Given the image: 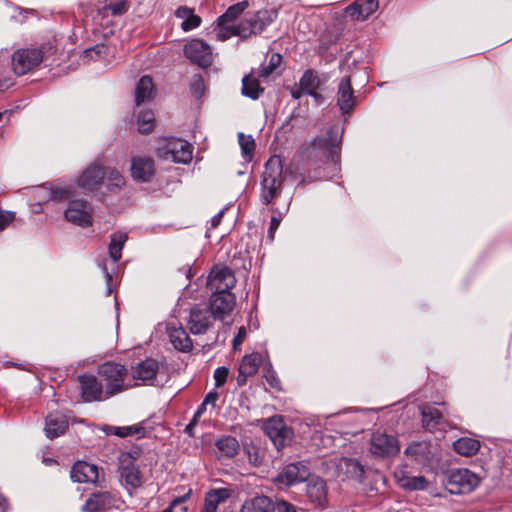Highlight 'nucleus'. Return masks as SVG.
<instances>
[{"label": "nucleus", "mask_w": 512, "mask_h": 512, "mask_svg": "<svg viewBox=\"0 0 512 512\" xmlns=\"http://www.w3.org/2000/svg\"><path fill=\"white\" fill-rule=\"evenodd\" d=\"M340 145L341 136L334 129H329L326 135L317 136L310 141L303 142L298 149V157L303 168L308 171L314 169L316 175L308 180L302 178L298 185H305L312 180L322 178L319 170L323 165L330 163L336 165L340 158Z\"/></svg>", "instance_id": "f257e3e1"}, {"label": "nucleus", "mask_w": 512, "mask_h": 512, "mask_svg": "<svg viewBox=\"0 0 512 512\" xmlns=\"http://www.w3.org/2000/svg\"><path fill=\"white\" fill-rule=\"evenodd\" d=\"M102 183L106 184L109 192L118 193L125 185V179L115 168L104 167L96 162L90 164L78 178V185L91 191Z\"/></svg>", "instance_id": "f03ea898"}, {"label": "nucleus", "mask_w": 512, "mask_h": 512, "mask_svg": "<svg viewBox=\"0 0 512 512\" xmlns=\"http://www.w3.org/2000/svg\"><path fill=\"white\" fill-rule=\"evenodd\" d=\"M284 180L282 160L274 155L266 162L261 175L259 199L263 205H272L280 197Z\"/></svg>", "instance_id": "7ed1b4c3"}, {"label": "nucleus", "mask_w": 512, "mask_h": 512, "mask_svg": "<svg viewBox=\"0 0 512 512\" xmlns=\"http://www.w3.org/2000/svg\"><path fill=\"white\" fill-rule=\"evenodd\" d=\"M443 483L449 493L461 495L474 491L480 485L481 478L467 468H454L444 474Z\"/></svg>", "instance_id": "20e7f679"}, {"label": "nucleus", "mask_w": 512, "mask_h": 512, "mask_svg": "<svg viewBox=\"0 0 512 512\" xmlns=\"http://www.w3.org/2000/svg\"><path fill=\"white\" fill-rule=\"evenodd\" d=\"M98 375L104 382L105 398H110L129 388L124 381L128 376V370L120 363L108 361L98 367Z\"/></svg>", "instance_id": "39448f33"}, {"label": "nucleus", "mask_w": 512, "mask_h": 512, "mask_svg": "<svg viewBox=\"0 0 512 512\" xmlns=\"http://www.w3.org/2000/svg\"><path fill=\"white\" fill-rule=\"evenodd\" d=\"M277 16L278 11L274 8L261 9L233 27L232 34L240 36L243 39L249 38L252 35L261 34L267 26L276 20Z\"/></svg>", "instance_id": "423d86ee"}, {"label": "nucleus", "mask_w": 512, "mask_h": 512, "mask_svg": "<svg viewBox=\"0 0 512 512\" xmlns=\"http://www.w3.org/2000/svg\"><path fill=\"white\" fill-rule=\"evenodd\" d=\"M52 49L43 45L40 48L18 49L12 56V67L17 75H25L43 61L44 54Z\"/></svg>", "instance_id": "0eeeda50"}, {"label": "nucleus", "mask_w": 512, "mask_h": 512, "mask_svg": "<svg viewBox=\"0 0 512 512\" xmlns=\"http://www.w3.org/2000/svg\"><path fill=\"white\" fill-rule=\"evenodd\" d=\"M193 146L182 139L172 138L158 147L156 154L159 158L175 163L187 164L192 160Z\"/></svg>", "instance_id": "6e6552de"}, {"label": "nucleus", "mask_w": 512, "mask_h": 512, "mask_svg": "<svg viewBox=\"0 0 512 512\" xmlns=\"http://www.w3.org/2000/svg\"><path fill=\"white\" fill-rule=\"evenodd\" d=\"M310 477V468L305 461L289 463L274 478L279 489L287 488L307 481Z\"/></svg>", "instance_id": "1a4fd4ad"}, {"label": "nucleus", "mask_w": 512, "mask_h": 512, "mask_svg": "<svg viewBox=\"0 0 512 512\" xmlns=\"http://www.w3.org/2000/svg\"><path fill=\"white\" fill-rule=\"evenodd\" d=\"M399 451L400 443L396 436L379 430L372 433L370 438V452L375 457H394Z\"/></svg>", "instance_id": "9d476101"}, {"label": "nucleus", "mask_w": 512, "mask_h": 512, "mask_svg": "<svg viewBox=\"0 0 512 512\" xmlns=\"http://www.w3.org/2000/svg\"><path fill=\"white\" fill-rule=\"evenodd\" d=\"M93 208L90 203L84 199H75L69 202L64 211L65 219L77 226L87 228L93 223Z\"/></svg>", "instance_id": "9b49d317"}, {"label": "nucleus", "mask_w": 512, "mask_h": 512, "mask_svg": "<svg viewBox=\"0 0 512 512\" xmlns=\"http://www.w3.org/2000/svg\"><path fill=\"white\" fill-rule=\"evenodd\" d=\"M183 52L187 59L199 67L207 68L213 62L212 49L202 39L194 38L187 42L184 45Z\"/></svg>", "instance_id": "f8f14e48"}, {"label": "nucleus", "mask_w": 512, "mask_h": 512, "mask_svg": "<svg viewBox=\"0 0 512 512\" xmlns=\"http://www.w3.org/2000/svg\"><path fill=\"white\" fill-rule=\"evenodd\" d=\"M263 430L278 451L291 441L293 435L292 430L286 426L283 420L276 417L267 419Z\"/></svg>", "instance_id": "ddd939ff"}, {"label": "nucleus", "mask_w": 512, "mask_h": 512, "mask_svg": "<svg viewBox=\"0 0 512 512\" xmlns=\"http://www.w3.org/2000/svg\"><path fill=\"white\" fill-rule=\"evenodd\" d=\"M216 319L208 306L194 305L190 309L187 325L192 334L201 335L208 331Z\"/></svg>", "instance_id": "4468645a"}, {"label": "nucleus", "mask_w": 512, "mask_h": 512, "mask_svg": "<svg viewBox=\"0 0 512 512\" xmlns=\"http://www.w3.org/2000/svg\"><path fill=\"white\" fill-rule=\"evenodd\" d=\"M235 284L236 277L227 266H215L208 276L207 286L212 292H231Z\"/></svg>", "instance_id": "2eb2a0df"}, {"label": "nucleus", "mask_w": 512, "mask_h": 512, "mask_svg": "<svg viewBox=\"0 0 512 512\" xmlns=\"http://www.w3.org/2000/svg\"><path fill=\"white\" fill-rule=\"evenodd\" d=\"M118 498L110 491H96L89 495L81 507V512H107L116 505Z\"/></svg>", "instance_id": "dca6fc26"}, {"label": "nucleus", "mask_w": 512, "mask_h": 512, "mask_svg": "<svg viewBox=\"0 0 512 512\" xmlns=\"http://www.w3.org/2000/svg\"><path fill=\"white\" fill-rule=\"evenodd\" d=\"M81 397L84 402H94L106 400L103 384L96 376L90 374H82L78 376Z\"/></svg>", "instance_id": "f3484780"}, {"label": "nucleus", "mask_w": 512, "mask_h": 512, "mask_svg": "<svg viewBox=\"0 0 512 512\" xmlns=\"http://www.w3.org/2000/svg\"><path fill=\"white\" fill-rule=\"evenodd\" d=\"M236 305V297L232 292H212L209 298V309L214 318L223 320L230 315Z\"/></svg>", "instance_id": "a211bd4d"}, {"label": "nucleus", "mask_w": 512, "mask_h": 512, "mask_svg": "<svg viewBox=\"0 0 512 512\" xmlns=\"http://www.w3.org/2000/svg\"><path fill=\"white\" fill-rule=\"evenodd\" d=\"M130 171L134 180L150 182L156 173L155 162L148 156L132 157Z\"/></svg>", "instance_id": "6ab92c4d"}, {"label": "nucleus", "mask_w": 512, "mask_h": 512, "mask_svg": "<svg viewBox=\"0 0 512 512\" xmlns=\"http://www.w3.org/2000/svg\"><path fill=\"white\" fill-rule=\"evenodd\" d=\"M306 485V494L309 501L317 508L324 509L328 506L326 482L318 477H309Z\"/></svg>", "instance_id": "aec40b11"}, {"label": "nucleus", "mask_w": 512, "mask_h": 512, "mask_svg": "<svg viewBox=\"0 0 512 512\" xmlns=\"http://www.w3.org/2000/svg\"><path fill=\"white\" fill-rule=\"evenodd\" d=\"M337 106L342 114H350L356 106V98L350 76L343 77L338 84Z\"/></svg>", "instance_id": "412c9836"}, {"label": "nucleus", "mask_w": 512, "mask_h": 512, "mask_svg": "<svg viewBox=\"0 0 512 512\" xmlns=\"http://www.w3.org/2000/svg\"><path fill=\"white\" fill-rule=\"evenodd\" d=\"M72 481L77 483L97 484L99 480V467L86 461H77L71 468Z\"/></svg>", "instance_id": "4be33fe9"}, {"label": "nucleus", "mask_w": 512, "mask_h": 512, "mask_svg": "<svg viewBox=\"0 0 512 512\" xmlns=\"http://www.w3.org/2000/svg\"><path fill=\"white\" fill-rule=\"evenodd\" d=\"M262 363V355L259 352H253L245 355L239 365L238 375L236 377L237 385L244 386L249 377L254 376Z\"/></svg>", "instance_id": "5701e85b"}, {"label": "nucleus", "mask_w": 512, "mask_h": 512, "mask_svg": "<svg viewBox=\"0 0 512 512\" xmlns=\"http://www.w3.org/2000/svg\"><path fill=\"white\" fill-rule=\"evenodd\" d=\"M379 7L378 0H355L345 8V14L351 20L364 21Z\"/></svg>", "instance_id": "b1692460"}, {"label": "nucleus", "mask_w": 512, "mask_h": 512, "mask_svg": "<svg viewBox=\"0 0 512 512\" xmlns=\"http://www.w3.org/2000/svg\"><path fill=\"white\" fill-rule=\"evenodd\" d=\"M68 418L61 412H52L45 419V434L49 439L63 435L68 429Z\"/></svg>", "instance_id": "393cba45"}, {"label": "nucleus", "mask_w": 512, "mask_h": 512, "mask_svg": "<svg viewBox=\"0 0 512 512\" xmlns=\"http://www.w3.org/2000/svg\"><path fill=\"white\" fill-rule=\"evenodd\" d=\"M404 453L422 466L429 465L434 458L430 444L425 441L409 444Z\"/></svg>", "instance_id": "a878e982"}, {"label": "nucleus", "mask_w": 512, "mask_h": 512, "mask_svg": "<svg viewBox=\"0 0 512 512\" xmlns=\"http://www.w3.org/2000/svg\"><path fill=\"white\" fill-rule=\"evenodd\" d=\"M158 370V361L152 358H147L132 367L131 374L133 379L141 380L146 384L150 383L156 377Z\"/></svg>", "instance_id": "bb28decb"}, {"label": "nucleus", "mask_w": 512, "mask_h": 512, "mask_svg": "<svg viewBox=\"0 0 512 512\" xmlns=\"http://www.w3.org/2000/svg\"><path fill=\"white\" fill-rule=\"evenodd\" d=\"M170 342L175 349L181 352H190L193 348L192 340L187 334L186 330L182 327L168 326L167 328Z\"/></svg>", "instance_id": "cd10ccee"}, {"label": "nucleus", "mask_w": 512, "mask_h": 512, "mask_svg": "<svg viewBox=\"0 0 512 512\" xmlns=\"http://www.w3.org/2000/svg\"><path fill=\"white\" fill-rule=\"evenodd\" d=\"M274 501L265 495L247 499L241 506L240 512H274Z\"/></svg>", "instance_id": "c85d7f7f"}, {"label": "nucleus", "mask_w": 512, "mask_h": 512, "mask_svg": "<svg viewBox=\"0 0 512 512\" xmlns=\"http://www.w3.org/2000/svg\"><path fill=\"white\" fill-rule=\"evenodd\" d=\"M174 15L176 18L182 19L180 26L184 32L192 31L198 28L202 23L201 17L196 15L194 9L188 6H179L175 10Z\"/></svg>", "instance_id": "c756f323"}, {"label": "nucleus", "mask_w": 512, "mask_h": 512, "mask_svg": "<svg viewBox=\"0 0 512 512\" xmlns=\"http://www.w3.org/2000/svg\"><path fill=\"white\" fill-rule=\"evenodd\" d=\"M339 469L347 478L361 481L364 478L365 470L361 463L354 458H342Z\"/></svg>", "instance_id": "7c9ffc66"}, {"label": "nucleus", "mask_w": 512, "mask_h": 512, "mask_svg": "<svg viewBox=\"0 0 512 512\" xmlns=\"http://www.w3.org/2000/svg\"><path fill=\"white\" fill-rule=\"evenodd\" d=\"M227 489H212L206 493L201 512H217L218 505L229 497Z\"/></svg>", "instance_id": "2f4dec72"}, {"label": "nucleus", "mask_w": 512, "mask_h": 512, "mask_svg": "<svg viewBox=\"0 0 512 512\" xmlns=\"http://www.w3.org/2000/svg\"><path fill=\"white\" fill-rule=\"evenodd\" d=\"M422 424L428 431H433L441 423L442 413L430 405L421 407Z\"/></svg>", "instance_id": "473e14b6"}, {"label": "nucleus", "mask_w": 512, "mask_h": 512, "mask_svg": "<svg viewBox=\"0 0 512 512\" xmlns=\"http://www.w3.org/2000/svg\"><path fill=\"white\" fill-rule=\"evenodd\" d=\"M480 442L477 439L462 437L453 443L454 450L462 456H473L480 449Z\"/></svg>", "instance_id": "72a5a7b5"}, {"label": "nucleus", "mask_w": 512, "mask_h": 512, "mask_svg": "<svg viewBox=\"0 0 512 512\" xmlns=\"http://www.w3.org/2000/svg\"><path fill=\"white\" fill-rule=\"evenodd\" d=\"M215 446L226 458L235 457L240 448L238 440L233 436H222L216 441Z\"/></svg>", "instance_id": "f704fd0d"}, {"label": "nucleus", "mask_w": 512, "mask_h": 512, "mask_svg": "<svg viewBox=\"0 0 512 512\" xmlns=\"http://www.w3.org/2000/svg\"><path fill=\"white\" fill-rule=\"evenodd\" d=\"M153 92V81L148 75L142 76L135 89V102L140 105L146 100H149Z\"/></svg>", "instance_id": "c9c22d12"}, {"label": "nucleus", "mask_w": 512, "mask_h": 512, "mask_svg": "<svg viewBox=\"0 0 512 512\" xmlns=\"http://www.w3.org/2000/svg\"><path fill=\"white\" fill-rule=\"evenodd\" d=\"M298 85L302 89V91L305 92V94L314 96L313 93L320 86V79L314 70L307 69L301 76Z\"/></svg>", "instance_id": "e433bc0d"}, {"label": "nucleus", "mask_w": 512, "mask_h": 512, "mask_svg": "<svg viewBox=\"0 0 512 512\" xmlns=\"http://www.w3.org/2000/svg\"><path fill=\"white\" fill-rule=\"evenodd\" d=\"M264 92L259 80L251 75H246L242 79V94L253 100L258 99Z\"/></svg>", "instance_id": "4c0bfd02"}, {"label": "nucleus", "mask_w": 512, "mask_h": 512, "mask_svg": "<svg viewBox=\"0 0 512 512\" xmlns=\"http://www.w3.org/2000/svg\"><path fill=\"white\" fill-rule=\"evenodd\" d=\"M127 239V234L123 232H115L110 236L109 255L115 263L121 259L122 249Z\"/></svg>", "instance_id": "58836bf2"}, {"label": "nucleus", "mask_w": 512, "mask_h": 512, "mask_svg": "<svg viewBox=\"0 0 512 512\" xmlns=\"http://www.w3.org/2000/svg\"><path fill=\"white\" fill-rule=\"evenodd\" d=\"M248 7L249 2L247 0L231 5L225 13L217 19L218 25L223 26L235 21Z\"/></svg>", "instance_id": "ea45409f"}, {"label": "nucleus", "mask_w": 512, "mask_h": 512, "mask_svg": "<svg viewBox=\"0 0 512 512\" xmlns=\"http://www.w3.org/2000/svg\"><path fill=\"white\" fill-rule=\"evenodd\" d=\"M138 131L142 134H149L155 128V116L151 110H142L137 115Z\"/></svg>", "instance_id": "a19ab883"}, {"label": "nucleus", "mask_w": 512, "mask_h": 512, "mask_svg": "<svg viewBox=\"0 0 512 512\" xmlns=\"http://www.w3.org/2000/svg\"><path fill=\"white\" fill-rule=\"evenodd\" d=\"M120 476L132 488H138L142 484L141 473L134 465L122 467Z\"/></svg>", "instance_id": "79ce46f5"}, {"label": "nucleus", "mask_w": 512, "mask_h": 512, "mask_svg": "<svg viewBox=\"0 0 512 512\" xmlns=\"http://www.w3.org/2000/svg\"><path fill=\"white\" fill-rule=\"evenodd\" d=\"M401 488L407 491L424 490L428 482L424 476H404L399 479Z\"/></svg>", "instance_id": "37998d69"}, {"label": "nucleus", "mask_w": 512, "mask_h": 512, "mask_svg": "<svg viewBox=\"0 0 512 512\" xmlns=\"http://www.w3.org/2000/svg\"><path fill=\"white\" fill-rule=\"evenodd\" d=\"M238 141L241 147L242 155L246 160H251L255 150V140L251 135H245L240 132L238 134Z\"/></svg>", "instance_id": "c03bdc74"}, {"label": "nucleus", "mask_w": 512, "mask_h": 512, "mask_svg": "<svg viewBox=\"0 0 512 512\" xmlns=\"http://www.w3.org/2000/svg\"><path fill=\"white\" fill-rule=\"evenodd\" d=\"M282 56L279 53H272L268 63H263L260 67L258 77L267 78L269 77L276 68L281 64Z\"/></svg>", "instance_id": "a18cd8bd"}, {"label": "nucleus", "mask_w": 512, "mask_h": 512, "mask_svg": "<svg viewBox=\"0 0 512 512\" xmlns=\"http://www.w3.org/2000/svg\"><path fill=\"white\" fill-rule=\"evenodd\" d=\"M113 434L121 438H125L131 435H138L139 437H143L145 435V428L142 425L113 427Z\"/></svg>", "instance_id": "49530a36"}, {"label": "nucleus", "mask_w": 512, "mask_h": 512, "mask_svg": "<svg viewBox=\"0 0 512 512\" xmlns=\"http://www.w3.org/2000/svg\"><path fill=\"white\" fill-rule=\"evenodd\" d=\"M190 91L192 95L197 99L203 96L205 92V83L203 77L200 74H196L192 77L190 83Z\"/></svg>", "instance_id": "de8ad7c7"}, {"label": "nucleus", "mask_w": 512, "mask_h": 512, "mask_svg": "<svg viewBox=\"0 0 512 512\" xmlns=\"http://www.w3.org/2000/svg\"><path fill=\"white\" fill-rule=\"evenodd\" d=\"M108 51V48L106 45L99 43L95 46L85 49L83 51V58H89L91 60H96L98 58H101L102 56L106 55Z\"/></svg>", "instance_id": "09e8293b"}, {"label": "nucleus", "mask_w": 512, "mask_h": 512, "mask_svg": "<svg viewBox=\"0 0 512 512\" xmlns=\"http://www.w3.org/2000/svg\"><path fill=\"white\" fill-rule=\"evenodd\" d=\"M264 377L268 384L275 389H281V381L278 378L276 372L273 370L271 364H268L264 367Z\"/></svg>", "instance_id": "8fccbe9b"}, {"label": "nucleus", "mask_w": 512, "mask_h": 512, "mask_svg": "<svg viewBox=\"0 0 512 512\" xmlns=\"http://www.w3.org/2000/svg\"><path fill=\"white\" fill-rule=\"evenodd\" d=\"M229 375V369L225 366H221V367H218L216 368V370L214 371V379H215V386L216 387H221L225 384V382L227 381V377Z\"/></svg>", "instance_id": "3c124183"}, {"label": "nucleus", "mask_w": 512, "mask_h": 512, "mask_svg": "<svg viewBox=\"0 0 512 512\" xmlns=\"http://www.w3.org/2000/svg\"><path fill=\"white\" fill-rule=\"evenodd\" d=\"M110 10L112 16H121L128 10V4L126 0H120L117 3L110 4L106 7Z\"/></svg>", "instance_id": "603ef678"}, {"label": "nucleus", "mask_w": 512, "mask_h": 512, "mask_svg": "<svg viewBox=\"0 0 512 512\" xmlns=\"http://www.w3.org/2000/svg\"><path fill=\"white\" fill-rule=\"evenodd\" d=\"M274 505V512H298L297 507L295 505L284 499L276 500V502H274Z\"/></svg>", "instance_id": "864d4df0"}, {"label": "nucleus", "mask_w": 512, "mask_h": 512, "mask_svg": "<svg viewBox=\"0 0 512 512\" xmlns=\"http://www.w3.org/2000/svg\"><path fill=\"white\" fill-rule=\"evenodd\" d=\"M15 219V214L0 209V231L4 230Z\"/></svg>", "instance_id": "5fc2aeb1"}, {"label": "nucleus", "mask_w": 512, "mask_h": 512, "mask_svg": "<svg viewBox=\"0 0 512 512\" xmlns=\"http://www.w3.org/2000/svg\"><path fill=\"white\" fill-rule=\"evenodd\" d=\"M245 337H246V328L244 326H241V327H239L238 333L236 334V336L234 337V339L232 341L233 348L237 349V347L244 342Z\"/></svg>", "instance_id": "6e6d98bb"}, {"label": "nucleus", "mask_w": 512, "mask_h": 512, "mask_svg": "<svg viewBox=\"0 0 512 512\" xmlns=\"http://www.w3.org/2000/svg\"><path fill=\"white\" fill-rule=\"evenodd\" d=\"M280 222H281L280 216L279 217H277V216L271 217L270 226L268 229V237H270L271 240H273L274 234H275L276 230L278 229Z\"/></svg>", "instance_id": "4d7b16f0"}, {"label": "nucleus", "mask_w": 512, "mask_h": 512, "mask_svg": "<svg viewBox=\"0 0 512 512\" xmlns=\"http://www.w3.org/2000/svg\"><path fill=\"white\" fill-rule=\"evenodd\" d=\"M70 194V189L66 188H55L52 190L53 197L59 200L67 199L70 196Z\"/></svg>", "instance_id": "13d9d810"}, {"label": "nucleus", "mask_w": 512, "mask_h": 512, "mask_svg": "<svg viewBox=\"0 0 512 512\" xmlns=\"http://www.w3.org/2000/svg\"><path fill=\"white\" fill-rule=\"evenodd\" d=\"M190 493H191V490H189L185 495L183 496H180V497H176L175 499H173L171 502H170V506L175 508L176 506L184 503L190 496Z\"/></svg>", "instance_id": "bf43d9fd"}, {"label": "nucleus", "mask_w": 512, "mask_h": 512, "mask_svg": "<svg viewBox=\"0 0 512 512\" xmlns=\"http://www.w3.org/2000/svg\"><path fill=\"white\" fill-rule=\"evenodd\" d=\"M198 423V419L196 417H193L191 421L188 423V425L185 427V433L189 436H194V428Z\"/></svg>", "instance_id": "052dcab7"}, {"label": "nucleus", "mask_w": 512, "mask_h": 512, "mask_svg": "<svg viewBox=\"0 0 512 512\" xmlns=\"http://www.w3.org/2000/svg\"><path fill=\"white\" fill-rule=\"evenodd\" d=\"M217 399H218V393H217V392H213V391H211V392H209V393L205 396V398H204L203 402H204V404H206V405H207V404H212V405H214V404H215V402L217 401Z\"/></svg>", "instance_id": "680f3d73"}, {"label": "nucleus", "mask_w": 512, "mask_h": 512, "mask_svg": "<svg viewBox=\"0 0 512 512\" xmlns=\"http://www.w3.org/2000/svg\"><path fill=\"white\" fill-rule=\"evenodd\" d=\"M248 454H249V462L250 463H252L255 466H257L261 463L258 451L256 449H254V452L249 451Z\"/></svg>", "instance_id": "e2e57ef3"}, {"label": "nucleus", "mask_w": 512, "mask_h": 512, "mask_svg": "<svg viewBox=\"0 0 512 512\" xmlns=\"http://www.w3.org/2000/svg\"><path fill=\"white\" fill-rule=\"evenodd\" d=\"M223 214H224V211L222 210V211L218 212V213H217V214H216V215L211 219V226H212L213 228H216V227L220 224L221 219H222V217H223Z\"/></svg>", "instance_id": "0e129e2a"}, {"label": "nucleus", "mask_w": 512, "mask_h": 512, "mask_svg": "<svg viewBox=\"0 0 512 512\" xmlns=\"http://www.w3.org/2000/svg\"><path fill=\"white\" fill-rule=\"evenodd\" d=\"M305 94L304 91H302V89L299 87V88H293L291 90V96L292 98L298 100L302 97V95Z\"/></svg>", "instance_id": "69168bd1"}, {"label": "nucleus", "mask_w": 512, "mask_h": 512, "mask_svg": "<svg viewBox=\"0 0 512 512\" xmlns=\"http://www.w3.org/2000/svg\"><path fill=\"white\" fill-rule=\"evenodd\" d=\"M11 85L12 83L9 80L0 81V91L7 90Z\"/></svg>", "instance_id": "338daca9"}, {"label": "nucleus", "mask_w": 512, "mask_h": 512, "mask_svg": "<svg viewBox=\"0 0 512 512\" xmlns=\"http://www.w3.org/2000/svg\"><path fill=\"white\" fill-rule=\"evenodd\" d=\"M102 270L105 274V277L107 279V282L110 283L112 281V275L111 273L108 271L107 267H106V264L104 263L103 266H102Z\"/></svg>", "instance_id": "774afa93"}]
</instances>
